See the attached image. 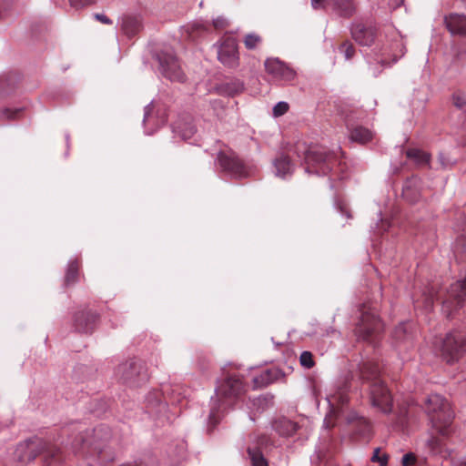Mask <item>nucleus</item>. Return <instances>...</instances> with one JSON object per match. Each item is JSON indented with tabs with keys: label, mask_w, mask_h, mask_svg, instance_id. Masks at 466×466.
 <instances>
[{
	"label": "nucleus",
	"mask_w": 466,
	"mask_h": 466,
	"mask_svg": "<svg viewBox=\"0 0 466 466\" xmlns=\"http://www.w3.org/2000/svg\"><path fill=\"white\" fill-rule=\"evenodd\" d=\"M120 466H143V463L142 462L138 463L137 461H134V462L125 463Z\"/></svg>",
	"instance_id": "nucleus-54"
},
{
	"label": "nucleus",
	"mask_w": 466,
	"mask_h": 466,
	"mask_svg": "<svg viewBox=\"0 0 466 466\" xmlns=\"http://www.w3.org/2000/svg\"><path fill=\"white\" fill-rule=\"evenodd\" d=\"M66 143H68V141H69V135L68 134L66 135Z\"/></svg>",
	"instance_id": "nucleus-61"
},
{
	"label": "nucleus",
	"mask_w": 466,
	"mask_h": 466,
	"mask_svg": "<svg viewBox=\"0 0 466 466\" xmlns=\"http://www.w3.org/2000/svg\"><path fill=\"white\" fill-rule=\"evenodd\" d=\"M454 252L466 256V235L458 237L454 244Z\"/></svg>",
	"instance_id": "nucleus-39"
},
{
	"label": "nucleus",
	"mask_w": 466,
	"mask_h": 466,
	"mask_svg": "<svg viewBox=\"0 0 466 466\" xmlns=\"http://www.w3.org/2000/svg\"><path fill=\"white\" fill-rule=\"evenodd\" d=\"M156 404L157 405L159 411H166L168 408L166 402H162L160 400H157Z\"/></svg>",
	"instance_id": "nucleus-52"
},
{
	"label": "nucleus",
	"mask_w": 466,
	"mask_h": 466,
	"mask_svg": "<svg viewBox=\"0 0 466 466\" xmlns=\"http://www.w3.org/2000/svg\"><path fill=\"white\" fill-rule=\"evenodd\" d=\"M122 30L129 36L135 35L141 27L140 19L135 15H127L122 18Z\"/></svg>",
	"instance_id": "nucleus-24"
},
{
	"label": "nucleus",
	"mask_w": 466,
	"mask_h": 466,
	"mask_svg": "<svg viewBox=\"0 0 466 466\" xmlns=\"http://www.w3.org/2000/svg\"><path fill=\"white\" fill-rule=\"evenodd\" d=\"M417 458L414 453L409 452L403 455L401 459L402 466H412L416 463Z\"/></svg>",
	"instance_id": "nucleus-43"
},
{
	"label": "nucleus",
	"mask_w": 466,
	"mask_h": 466,
	"mask_svg": "<svg viewBox=\"0 0 466 466\" xmlns=\"http://www.w3.org/2000/svg\"><path fill=\"white\" fill-rule=\"evenodd\" d=\"M228 21L223 16H218L213 20V25L217 29H224L228 25Z\"/></svg>",
	"instance_id": "nucleus-44"
},
{
	"label": "nucleus",
	"mask_w": 466,
	"mask_h": 466,
	"mask_svg": "<svg viewBox=\"0 0 466 466\" xmlns=\"http://www.w3.org/2000/svg\"><path fill=\"white\" fill-rule=\"evenodd\" d=\"M173 132L179 136L183 140L190 139L196 133V126L193 124V118L187 114L180 116L172 124Z\"/></svg>",
	"instance_id": "nucleus-16"
},
{
	"label": "nucleus",
	"mask_w": 466,
	"mask_h": 466,
	"mask_svg": "<svg viewBox=\"0 0 466 466\" xmlns=\"http://www.w3.org/2000/svg\"><path fill=\"white\" fill-rule=\"evenodd\" d=\"M398 59H399V57H397V56H394V57H393V59H392V62H391V64H394V63H396V62L398 61Z\"/></svg>",
	"instance_id": "nucleus-59"
},
{
	"label": "nucleus",
	"mask_w": 466,
	"mask_h": 466,
	"mask_svg": "<svg viewBox=\"0 0 466 466\" xmlns=\"http://www.w3.org/2000/svg\"><path fill=\"white\" fill-rule=\"evenodd\" d=\"M281 375L279 369L271 368L263 370L259 376L253 378V388L261 389L276 381Z\"/></svg>",
	"instance_id": "nucleus-22"
},
{
	"label": "nucleus",
	"mask_w": 466,
	"mask_h": 466,
	"mask_svg": "<svg viewBox=\"0 0 466 466\" xmlns=\"http://www.w3.org/2000/svg\"><path fill=\"white\" fill-rule=\"evenodd\" d=\"M153 57L158 62V69L163 76L173 82L183 83L186 81V74L173 51L157 52L153 54Z\"/></svg>",
	"instance_id": "nucleus-8"
},
{
	"label": "nucleus",
	"mask_w": 466,
	"mask_h": 466,
	"mask_svg": "<svg viewBox=\"0 0 466 466\" xmlns=\"http://www.w3.org/2000/svg\"><path fill=\"white\" fill-rule=\"evenodd\" d=\"M69 432V430L68 429H64L63 430V434H67Z\"/></svg>",
	"instance_id": "nucleus-60"
},
{
	"label": "nucleus",
	"mask_w": 466,
	"mask_h": 466,
	"mask_svg": "<svg viewBox=\"0 0 466 466\" xmlns=\"http://www.w3.org/2000/svg\"><path fill=\"white\" fill-rule=\"evenodd\" d=\"M261 37L258 35L250 33L245 36L244 44L247 49L253 50L261 43Z\"/></svg>",
	"instance_id": "nucleus-34"
},
{
	"label": "nucleus",
	"mask_w": 466,
	"mask_h": 466,
	"mask_svg": "<svg viewBox=\"0 0 466 466\" xmlns=\"http://www.w3.org/2000/svg\"><path fill=\"white\" fill-rule=\"evenodd\" d=\"M93 412H96L97 415L100 414L99 410H92Z\"/></svg>",
	"instance_id": "nucleus-64"
},
{
	"label": "nucleus",
	"mask_w": 466,
	"mask_h": 466,
	"mask_svg": "<svg viewBox=\"0 0 466 466\" xmlns=\"http://www.w3.org/2000/svg\"><path fill=\"white\" fill-rule=\"evenodd\" d=\"M300 365L306 369H311L315 362L313 360V355L310 351H303L299 357Z\"/></svg>",
	"instance_id": "nucleus-38"
},
{
	"label": "nucleus",
	"mask_w": 466,
	"mask_h": 466,
	"mask_svg": "<svg viewBox=\"0 0 466 466\" xmlns=\"http://www.w3.org/2000/svg\"><path fill=\"white\" fill-rule=\"evenodd\" d=\"M139 373V365L136 358L128 359L121 363L115 370V376L123 382H128Z\"/></svg>",
	"instance_id": "nucleus-15"
},
{
	"label": "nucleus",
	"mask_w": 466,
	"mask_h": 466,
	"mask_svg": "<svg viewBox=\"0 0 466 466\" xmlns=\"http://www.w3.org/2000/svg\"><path fill=\"white\" fill-rule=\"evenodd\" d=\"M408 158L413 160L417 166H429L431 155L419 148H410L406 152Z\"/></svg>",
	"instance_id": "nucleus-26"
},
{
	"label": "nucleus",
	"mask_w": 466,
	"mask_h": 466,
	"mask_svg": "<svg viewBox=\"0 0 466 466\" xmlns=\"http://www.w3.org/2000/svg\"><path fill=\"white\" fill-rule=\"evenodd\" d=\"M340 400H341V403L344 404V403H346L348 401V399L346 397H344V396H341L340 397Z\"/></svg>",
	"instance_id": "nucleus-57"
},
{
	"label": "nucleus",
	"mask_w": 466,
	"mask_h": 466,
	"mask_svg": "<svg viewBox=\"0 0 466 466\" xmlns=\"http://www.w3.org/2000/svg\"><path fill=\"white\" fill-rule=\"evenodd\" d=\"M78 434L70 436V440L64 445L62 441L60 446L57 443H52L37 437L29 438L19 442L13 453V460L18 466H25L36 457H40L42 466H61L66 459L65 448L71 445L74 452H85L91 446H95L96 451L99 446L96 442L106 441L109 438L110 433L106 431L102 435V431L106 429L103 425H99L93 430H82V426L77 427Z\"/></svg>",
	"instance_id": "nucleus-1"
},
{
	"label": "nucleus",
	"mask_w": 466,
	"mask_h": 466,
	"mask_svg": "<svg viewBox=\"0 0 466 466\" xmlns=\"http://www.w3.org/2000/svg\"><path fill=\"white\" fill-rule=\"evenodd\" d=\"M264 65L266 71L276 80L291 82L296 78V72L279 58H268Z\"/></svg>",
	"instance_id": "nucleus-11"
},
{
	"label": "nucleus",
	"mask_w": 466,
	"mask_h": 466,
	"mask_svg": "<svg viewBox=\"0 0 466 466\" xmlns=\"http://www.w3.org/2000/svg\"><path fill=\"white\" fill-rule=\"evenodd\" d=\"M451 101L455 107L463 109L466 106V93L461 90H456L451 96Z\"/></svg>",
	"instance_id": "nucleus-33"
},
{
	"label": "nucleus",
	"mask_w": 466,
	"mask_h": 466,
	"mask_svg": "<svg viewBox=\"0 0 466 466\" xmlns=\"http://www.w3.org/2000/svg\"><path fill=\"white\" fill-rule=\"evenodd\" d=\"M370 65V70L371 71L373 76H378L379 72L377 71L375 66L380 65L381 67L390 66V63L388 62L386 59L377 56L373 59L369 60Z\"/></svg>",
	"instance_id": "nucleus-36"
},
{
	"label": "nucleus",
	"mask_w": 466,
	"mask_h": 466,
	"mask_svg": "<svg viewBox=\"0 0 466 466\" xmlns=\"http://www.w3.org/2000/svg\"><path fill=\"white\" fill-rule=\"evenodd\" d=\"M383 330V324L376 309L364 304L360 309V316L354 333L358 340L376 344Z\"/></svg>",
	"instance_id": "nucleus-6"
},
{
	"label": "nucleus",
	"mask_w": 466,
	"mask_h": 466,
	"mask_svg": "<svg viewBox=\"0 0 466 466\" xmlns=\"http://www.w3.org/2000/svg\"><path fill=\"white\" fill-rule=\"evenodd\" d=\"M258 443L260 446H267L269 444V440L266 436H261L258 438Z\"/></svg>",
	"instance_id": "nucleus-51"
},
{
	"label": "nucleus",
	"mask_w": 466,
	"mask_h": 466,
	"mask_svg": "<svg viewBox=\"0 0 466 466\" xmlns=\"http://www.w3.org/2000/svg\"><path fill=\"white\" fill-rule=\"evenodd\" d=\"M289 104L284 101H280L277 103L273 107V115L274 116H280L286 114L289 110Z\"/></svg>",
	"instance_id": "nucleus-40"
},
{
	"label": "nucleus",
	"mask_w": 466,
	"mask_h": 466,
	"mask_svg": "<svg viewBox=\"0 0 466 466\" xmlns=\"http://www.w3.org/2000/svg\"><path fill=\"white\" fill-rule=\"evenodd\" d=\"M466 349V335L463 331L453 330L440 342L442 358L447 363H453L462 357Z\"/></svg>",
	"instance_id": "nucleus-9"
},
{
	"label": "nucleus",
	"mask_w": 466,
	"mask_h": 466,
	"mask_svg": "<svg viewBox=\"0 0 466 466\" xmlns=\"http://www.w3.org/2000/svg\"><path fill=\"white\" fill-rule=\"evenodd\" d=\"M416 179L412 178L410 180H407L403 186L402 189V196L404 198H406L408 201L411 203H415L419 200L420 194L416 190L412 188V184L414 183Z\"/></svg>",
	"instance_id": "nucleus-29"
},
{
	"label": "nucleus",
	"mask_w": 466,
	"mask_h": 466,
	"mask_svg": "<svg viewBox=\"0 0 466 466\" xmlns=\"http://www.w3.org/2000/svg\"><path fill=\"white\" fill-rule=\"evenodd\" d=\"M439 162L441 166V167L446 168L450 166V161L447 159L445 155L443 153H440L439 155Z\"/></svg>",
	"instance_id": "nucleus-50"
},
{
	"label": "nucleus",
	"mask_w": 466,
	"mask_h": 466,
	"mask_svg": "<svg viewBox=\"0 0 466 466\" xmlns=\"http://www.w3.org/2000/svg\"><path fill=\"white\" fill-rule=\"evenodd\" d=\"M428 413L435 433H431L424 441V449L431 455L447 459L451 456L448 440L452 432L453 412L449 401L440 394H431L425 400Z\"/></svg>",
	"instance_id": "nucleus-2"
},
{
	"label": "nucleus",
	"mask_w": 466,
	"mask_h": 466,
	"mask_svg": "<svg viewBox=\"0 0 466 466\" xmlns=\"http://www.w3.org/2000/svg\"><path fill=\"white\" fill-rule=\"evenodd\" d=\"M350 138L351 141L365 144L372 139V133L370 129L359 126L350 130Z\"/></svg>",
	"instance_id": "nucleus-25"
},
{
	"label": "nucleus",
	"mask_w": 466,
	"mask_h": 466,
	"mask_svg": "<svg viewBox=\"0 0 466 466\" xmlns=\"http://www.w3.org/2000/svg\"><path fill=\"white\" fill-rule=\"evenodd\" d=\"M359 424L360 426L359 434L361 435L362 437L370 436L371 431L370 422L365 418H360L359 420Z\"/></svg>",
	"instance_id": "nucleus-41"
},
{
	"label": "nucleus",
	"mask_w": 466,
	"mask_h": 466,
	"mask_svg": "<svg viewBox=\"0 0 466 466\" xmlns=\"http://www.w3.org/2000/svg\"><path fill=\"white\" fill-rule=\"evenodd\" d=\"M359 377L361 380L369 382L370 399L371 405L383 413L392 410V396L380 379L381 367L373 360H363L358 368Z\"/></svg>",
	"instance_id": "nucleus-4"
},
{
	"label": "nucleus",
	"mask_w": 466,
	"mask_h": 466,
	"mask_svg": "<svg viewBox=\"0 0 466 466\" xmlns=\"http://www.w3.org/2000/svg\"><path fill=\"white\" fill-rule=\"evenodd\" d=\"M96 370L85 364H77L74 368L73 376L77 381H84L92 378Z\"/></svg>",
	"instance_id": "nucleus-28"
},
{
	"label": "nucleus",
	"mask_w": 466,
	"mask_h": 466,
	"mask_svg": "<svg viewBox=\"0 0 466 466\" xmlns=\"http://www.w3.org/2000/svg\"><path fill=\"white\" fill-rule=\"evenodd\" d=\"M70 4L75 8H81L83 6L92 5L96 0H69Z\"/></svg>",
	"instance_id": "nucleus-45"
},
{
	"label": "nucleus",
	"mask_w": 466,
	"mask_h": 466,
	"mask_svg": "<svg viewBox=\"0 0 466 466\" xmlns=\"http://www.w3.org/2000/svg\"><path fill=\"white\" fill-rule=\"evenodd\" d=\"M294 154L303 160L305 171L318 176H330L332 179H343L342 162L337 153L329 151L320 145H309L299 142L294 147Z\"/></svg>",
	"instance_id": "nucleus-3"
},
{
	"label": "nucleus",
	"mask_w": 466,
	"mask_h": 466,
	"mask_svg": "<svg viewBox=\"0 0 466 466\" xmlns=\"http://www.w3.org/2000/svg\"><path fill=\"white\" fill-rule=\"evenodd\" d=\"M87 466H100V463L96 461H94L93 462L88 461Z\"/></svg>",
	"instance_id": "nucleus-56"
},
{
	"label": "nucleus",
	"mask_w": 466,
	"mask_h": 466,
	"mask_svg": "<svg viewBox=\"0 0 466 466\" xmlns=\"http://www.w3.org/2000/svg\"><path fill=\"white\" fill-rule=\"evenodd\" d=\"M221 171L232 178L241 179L254 173V167L245 163L235 152L220 151L216 158Z\"/></svg>",
	"instance_id": "nucleus-7"
},
{
	"label": "nucleus",
	"mask_w": 466,
	"mask_h": 466,
	"mask_svg": "<svg viewBox=\"0 0 466 466\" xmlns=\"http://www.w3.org/2000/svg\"><path fill=\"white\" fill-rule=\"evenodd\" d=\"M423 305L430 310L435 299H442V312L447 318H451L453 312L461 308L466 300V275L450 285L445 296L437 290L432 285L423 291Z\"/></svg>",
	"instance_id": "nucleus-5"
},
{
	"label": "nucleus",
	"mask_w": 466,
	"mask_h": 466,
	"mask_svg": "<svg viewBox=\"0 0 466 466\" xmlns=\"http://www.w3.org/2000/svg\"><path fill=\"white\" fill-rule=\"evenodd\" d=\"M144 110H145V112H144V116H143V118H142V124L143 125L146 124V108Z\"/></svg>",
	"instance_id": "nucleus-58"
},
{
	"label": "nucleus",
	"mask_w": 466,
	"mask_h": 466,
	"mask_svg": "<svg viewBox=\"0 0 466 466\" xmlns=\"http://www.w3.org/2000/svg\"><path fill=\"white\" fill-rule=\"evenodd\" d=\"M147 409L150 407L151 409L153 408L154 406V402L149 399V396L147 395Z\"/></svg>",
	"instance_id": "nucleus-55"
},
{
	"label": "nucleus",
	"mask_w": 466,
	"mask_h": 466,
	"mask_svg": "<svg viewBox=\"0 0 466 466\" xmlns=\"http://www.w3.org/2000/svg\"><path fill=\"white\" fill-rule=\"evenodd\" d=\"M94 17L105 25H112L113 21L104 14H95Z\"/></svg>",
	"instance_id": "nucleus-48"
},
{
	"label": "nucleus",
	"mask_w": 466,
	"mask_h": 466,
	"mask_svg": "<svg viewBox=\"0 0 466 466\" xmlns=\"http://www.w3.org/2000/svg\"><path fill=\"white\" fill-rule=\"evenodd\" d=\"M191 28H192V31H198V32L204 29L203 26L199 24L192 25Z\"/></svg>",
	"instance_id": "nucleus-53"
},
{
	"label": "nucleus",
	"mask_w": 466,
	"mask_h": 466,
	"mask_svg": "<svg viewBox=\"0 0 466 466\" xmlns=\"http://www.w3.org/2000/svg\"><path fill=\"white\" fill-rule=\"evenodd\" d=\"M244 89V84L240 80H235L226 85V91L229 96H235Z\"/></svg>",
	"instance_id": "nucleus-35"
},
{
	"label": "nucleus",
	"mask_w": 466,
	"mask_h": 466,
	"mask_svg": "<svg viewBox=\"0 0 466 466\" xmlns=\"http://www.w3.org/2000/svg\"><path fill=\"white\" fill-rule=\"evenodd\" d=\"M218 58L227 67L236 68L239 65L237 40L232 36L224 38L218 48Z\"/></svg>",
	"instance_id": "nucleus-10"
},
{
	"label": "nucleus",
	"mask_w": 466,
	"mask_h": 466,
	"mask_svg": "<svg viewBox=\"0 0 466 466\" xmlns=\"http://www.w3.org/2000/svg\"><path fill=\"white\" fill-rule=\"evenodd\" d=\"M406 323H401L396 327L394 330V336L397 339H404V333L406 332Z\"/></svg>",
	"instance_id": "nucleus-46"
},
{
	"label": "nucleus",
	"mask_w": 466,
	"mask_h": 466,
	"mask_svg": "<svg viewBox=\"0 0 466 466\" xmlns=\"http://www.w3.org/2000/svg\"><path fill=\"white\" fill-rule=\"evenodd\" d=\"M377 27L372 25L354 23L350 32L352 38L362 46H370L377 37Z\"/></svg>",
	"instance_id": "nucleus-12"
},
{
	"label": "nucleus",
	"mask_w": 466,
	"mask_h": 466,
	"mask_svg": "<svg viewBox=\"0 0 466 466\" xmlns=\"http://www.w3.org/2000/svg\"><path fill=\"white\" fill-rule=\"evenodd\" d=\"M311 5L314 9H329L327 0H311Z\"/></svg>",
	"instance_id": "nucleus-47"
},
{
	"label": "nucleus",
	"mask_w": 466,
	"mask_h": 466,
	"mask_svg": "<svg viewBox=\"0 0 466 466\" xmlns=\"http://www.w3.org/2000/svg\"><path fill=\"white\" fill-rule=\"evenodd\" d=\"M273 167L275 176L281 178L290 177L294 171V164L290 157L284 152L279 153L273 160Z\"/></svg>",
	"instance_id": "nucleus-18"
},
{
	"label": "nucleus",
	"mask_w": 466,
	"mask_h": 466,
	"mask_svg": "<svg viewBox=\"0 0 466 466\" xmlns=\"http://www.w3.org/2000/svg\"><path fill=\"white\" fill-rule=\"evenodd\" d=\"M79 263L76 258H71L68 261L65 276V284L72 285L77 281Z\"/></svg>",
	"instance_id": "nucleus-27"
},
{
	"label": "nucleus",
	"mask_w": 466,
	"mask_h": 466,
	"mask_svg": "<svg viewBox=\"0 0 466 466\" xmlns=\"http://www.w3.org/2000/svg\"><path fill=\"white\" fill-rule=\"evenodd\" d=\"M23 111V107H5L0 110L1 119H15L17 118Z\"/></svg>",
	"instance_id": "nucleus-32"
},
{
	"label": "nucleus",
	"mask_w": 466,
	"mask_h": 466,
	"mask_svg": "<svg viewBox=\"0 0 466 466\" xmlns=\"http://www.w3.org/2000/svg\"><path fill=\"white\" fill-rule=\"evenodd\" d=\"M248 453L252 466H268L267 460L258 449L248 447Z\"/></svg>",
	"instance_id": "nucleus-30"
},
{
	"label": "nucleus",
	"mask_w": 466,
	"mask_h": 466,
	"mask_svg": "<svg viewBox=\"0 0 466 466\" xmlns=\"http://www.w3.org/2000/svg\"><path fill=\"white\" fill-rule=\"evenodd\" d=\"M167 120V106L163 104L151 102L147 105V124L154 123L157 127L163 126Z\"/></svg>",
	"instance_id": "nucleus-19"
},
{
	"label": "nucleus",
	"mask_w": 466,
	"mask_h": 466,
	"mask_svg": "<svg viewBox=\"0 0 466 466\" xmlns=\"http://www.w3.org/2000/svg\"><path fill=\"white\" fill-rule=\"evenodd\" d=\"M168 456L173 465H178L187 458V443L180 440L172 444L168 449Z\"/></svg>",
	"instance_id": "nucleus-23"
},
{
	"label": "nucleus",
	"mask_w": 466,
	"mask_h": 466,
	"mask_svg": "<svg viewBox=\"0 0 466 466\" xmlns=\"http://www.w3.org/2000/svg\"><path fill=\"white\" fill-rule=\"evenodd\" d=\"M336 205H337L339 211L341 213L342 216H345L348 218H351V215L346 206H344L340 203H337Z\"/></svg>",
	"instance_id": "nucleus-49"
},
{
	"label": "nucleus",
	"mask_w": 466,
	"mask_h": 466,
	"mask_svg": "<svg viewBox=\"0 0 466 466\" xmlns=\"http://www.w3.org/2000/svg\"><path fill=\"white\" fill-rule=\"evenodd\" d=\"M216 391L226 398H238L246 391V385L238 376L230 375L216 389Z\"/></svg>",
	"instance_id": "nucleus-14"
},
{
	"label": "nucleus",
	"mask_w": 466,
	"mask_h": 466,
	"mask_svg": "<svg viewBox=\"0 0 466 466\" xmlns=\"http://www.w3.org/2000/svg\"><path fill=\"white\" fill-rule=\"evenodd\" d=\"M253 407L258 412H262L273 404V396L263 395L252 400Z\"/></svg>",
	"instance_id": "nucleus-31"
},
{
	"label": "nucleus",
	"mask_w": 466,
	"mask_h": 466,
	"mask_svg": "<svg viewBox=\"0 0 466 466\" xmlns=\"http://www.w3.org/2000/svg\"><path fill=\"white\" fill-rule=\"evenodd\" d=\"M97 315L96 312L82 309L77 310L73 318V327L79 333H91L96 325Z\"/></svg>",
	"instance_id": "nucleus-13"
},
{
	"label": "nucleus",
	"mask_w": 466,
	"mask_h": 466,
	"mask_svg": "<svg viewBox=\"0 0 466 466\" xmlns=\"http://www.w3.org/2000/svg\"><path fill=\"white\" fill-rule=\"evenodd\" d=\"M6 424L3 425L2 423H0V431L2 430L3 427H5Z\"/></svg>",
	"instance_id": "nucleus-62"
},
{
	"label": "nucleus",
	"mask_w": 466,
	"mask_h": 466,
	"mask_svg": "<svg viewBox=\"0 0 466 466\" xmlns=\"http://www.w3.org/2000/svg\"><path fill=\"white\" fill-rule=\"evenodd\" d=\"M339 51L344 55L346 60L351 59L355 55V47L349 41H345L340 45Z\"/></svg>",
	"instance_id": "nucleus-37"
},
{
	"label": "nucleus",
	"mask_w": 466,
	"mask_h": 466,
	"mask_svg": "<svg viewBox=\"0 0 466 466\" xmlns=\"http://www.w3.org/2000/svg\"><path fill=\"white\" fill-rule=\"evenodd\" d=\"M298 429V423L285 417L279 418L272 422V430L281 437H290Z\"/></svg>",
	"instance_id": "nucleus-21"
},
{
	"label": "nucleus",
	"mask_w": 466,
	"mask_h": 466,
	"mask_svg": "<svg viewBox=\"0 0 466 466\" xmlns=\"http://www.w3.org/2000/svg\"><path fill=\"white\" fill-rule=\"evenodd\" d=\"M372 461H378L380 463V466H387L388 464V456L382 455L380 456V448L374 450L373 455L371 457Z\"/></svg>",
	"instance_id": "nucleus-42"
},
{
	"label": "nucleus",
	"mask_w": 466,
	"mask_h": 466,
	"mask_svg": "<svg viewBox=\"0 0 466 466\" xmlns=\"http://www.w3.org/2000/svg\"><path fill=\"white\" fill-rule=\"evenodd\" d=\"M414 303H415V306H416V307H420V305H419V301H418V300H417V301H415Z\"/></svg>",
	"instance_id": "nucleus-63"
},
{
	"label": "nucleus",
	"mask_w": 466,
	"mask_h": 466,
	"mask_svg": "<svg viewBox=\"0 0 466 466\" xmlns=\"http://www.w3.org/2000/svg\"><path fill=\"white\" fill-rule=\"evenodd\" d=\"M327 5L335 15L350 18L357 11L356 0H327Z\"/></svg>",
	"instance_id": "nucleus-17"
},
{
	"label": "nucleus",
	"mask_w": 466,
	"mask_h": 466,
	"mask_svg": "<svg viewBox=\"0 0 466 466\" xmlns=\"http://www.w3.org/2000/svg\"><path fill=\"white\" fill-rule=\"evenodd\" d=\"M444 22L451 35H466V16L464 15L451 14L445 16Z\"/></svg>",
	"instance_id": "nucleus-20"
}]
</instances>
